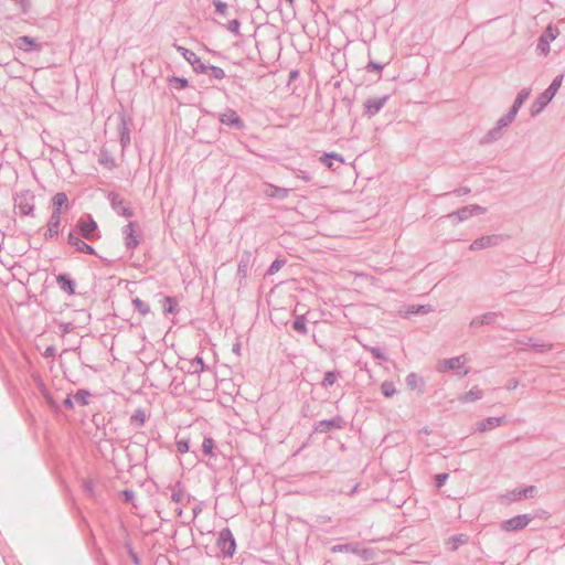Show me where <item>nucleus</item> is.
Segmentation results:
<instances>
[{"instance_id":"nucleus-36","label":"nucleus","mask_w":565,"mask_h":565,"mask_svg":"<svg viewBox=\"0 0 565 565\" xmlns=\"http://www.w3.org/2000/svg\"><path fill=\"white\" fill-rule=\"evenodd\" d=\"M214 448H215V441L212 437H204L203 439V443H202V450L205 455H207L209 457L213 458L215 457V452H214Z\"/></svg>"},{"instance_id":"nucleus-27","label":"nucleus","mask_w":565,"mask_h":565,"mask_svg":"<svg viewBox=\"0 0 565 565\" xmlns=\"http://www.w3.org/2000/svg\"><path fill=\"white\" fill-rule=\"evenodd\" d=\"M119 136H120V145L122 146V148H126L127 146L130 145V129H129L124 116L120 118Z\"/></svg>"},{"instance_id":"nucleus-53","label":"nucleus","mask_w":565,"mask_h":565,"mask_svg":"<svg viewBox=\"0 0 565 565\" xmlns=\"http://www.w3.org/2000/svg\"><path fill=\"white\" fill-rule=\"evenodd\" d=\"M471 192L470 188L468 186H461L459 189H456L454 191H450V192H447V193H444L443 195L444 196H448V195H457V196H463V195H467Z\"/></svg>"},{"instance_id":"nucleus-49","label":"nucleus","mask_w":565,"mask_h":565,"mask_svg":"<svg viewBox=\"0 0 565 565\" xmlns=\"http://www.w3.org/2000/svg\"><path fill=\"white\" fill-rule=\"evenodd\" d=\"M166 305L163 308L164 313H174L177 311V301L172 297L164 298Z\"/></svg>"},{"instance_id":"nucleus-30","label":"nucleus","mask_w":565,"mask_h":565,"mask_svg":"<svg viewBox=\"0 0 565 565\" xmlns=\"http://www.w3.org/2000/svg\"><path fill=\"white\" fill-rule=\"evenodd\" d=\"M446 217L450 220L456 218L457 223H460L470 218L471 212H469L468 206H463L457 211L449 213Z\"/></svg>"},{"instance_id":"nucleus-6","label":"nucleus","mask_w":565,"mask_h":565,"mask_svg":"<svg viewBox=\"0 0 565 565\" xmlns=\"http://www.w3.org/2000/svg\"><path fill=\"white\" fill-rule=\"evenodd\" d=\"M217 547L223 557H232L236 550L235 539L230 529H223L217 539Z\"/></svg>"},{"instance_id":"nucleus-2","label":"nucleus","mask_w":565,"mask_h":565,"mask_svg":"<svg viewBox=\"0 0 565 565\" xmlns=\"http://www.w3.org/2000/svg\"><path fill=\"white\" fill-rule=\"evenodd\" d=\"M563 74L557 75L550 86L532 103L531 116L535 117L552 102L563 83Z\"/></svg>"},{"instance_id":"nucleus-46","label":"nucleus","mask_w":565,"mask_h":565,"mask_svg":"<svg viewBox=\"0 0 565 565\" xmlns=\"http://www.w3.org/2000/svg\"><path fill=\"white\" fill-rule=\"evenodd\" d=\"M286 264V259L284 258H276L271 264L270 266L268 267L267 269V274L268 275H274L276 274L278 270H280V268Z\"/></svg>"},{"instance_id":"nucleus-48","label":"nucleus","mask_w":565,"mask_h":565,"mask_svg":"<svg viewBox=\"0 0 565 565\" xmlns=\"http://www.w3.org/2000/svg\"><path fill=\"white\" fill-rule=\"evenodd\" d=\"M289 190L286 188L273 186V192L269 194L273 198L284 200L288 196Z\"/></svg>"},{"instance_id":"nucleus-16","label":"nucleus","mask_w":565,"mask_h":565,"mask_svg":"<svg viewBox=\"0 0 565 565\" xmlns=\"http://www.w3.org/2000/svg\"><path fill=\"white\" fill-rule=\"evenodd\" d=\"M97 398V395L85 388H79L73 394V401L81 406H90Z\"/></svg>"},{"instance_id":"nucleus-52","label":"nucleus","mask_w":565,"mask_h":565,"mask_svg":"<svg viewBox=\"0 0 565 565\" xmlns=\"http://www.w3.org/2000/svg\"><path fill=\"white\" fill-rule=\"evenodd\" d=\"M239 28H241V22L239 20L237 19H233L228 22V24L226 25V29L235 34V35H239Z\"/></svg>"},{"instance_id":"nucleus-10","label":"nucleus","mask_w":565,"mask_h":565,"mask_svg":"<svg viewBox=\"0 0 565 565\" xmlns=\"http://www.w3.org/2000/svg\"><path fill=\"white\" fill-rule=\"evenodd\" d=\"M177 51L183 56V58L191 64L193 67V71L198 74H205L206 73V65L201 61V58L191 50L183 47V46H177Z\"/></svg>"},{"instance_id":"nucleus-34","label":"nucleus","mask_w":565,"mask_h":565,"mask_svg":"<svg viewBox=\"0 0 565 565\" xmlns=\"http://www.w3.org/2000/svg\"><path fill=\"white\" fill-rule=\"evenodd\" d=\"M306 322H307V319H306L305 315L297 316L295 321H294L292 328L298 333L306 335L308 333V329H307Z\"/></svg>"},{"instance_id":"nucleus-54","label":"nucleus","mask_w":565,"mask_h":565,"mask_svg":"<svg viewBox=\"0 0 565 565\" xmlns=\"http://www.w3.org/2000/svg\"><path fill=\"white\" fill-rule=\"evenodd\" d=\"M448 477L449 476L446 472L436 475L435 476V486H436V488H438V489L441 488L446 483Z\"/></svg>"},{"instance_id":"nucleus-15","label":"nucleus","mask_w":565,"mask_h":565,"mask_svg":"<svg viewBox=\"0 0 565 565\" xmlns=\"http://www.w3.org/2000/svg\"><path fill=\"white\" fill-rule=\"evenodd\" d=\"M500 238L501 237L499 235L481 236V237L475 239L470 244L469 249L475 252V250H480V249L488 248L491 246H495L499 243Z\"/></svg>"},{"instance_id":"nucleus-57","label":"nucleus","mask_w":565,"mask_h":565,"mask_svg":"<svg viewBox=\"0 0 565 565\" xmlns=\"http://www.w3.org/2000/svg\"><path fill=\"white\" fill-rule=\"evenodd\" d=\"M469 212H471V216L473 215H481L487 212V209L483 206H480L478 204L468 205Z\"/></svg>"},{"instance_id":"nucleus-19","label":"nucleus","mask_w":565,"mask_h":565,"mask_svg":"<svg viewBox=\"0 0 565 565\" xmlns=\"http://www.w3.org/2000/svg\"><path fill=\"white\" fill-rule=\"evenodd\" d=\"M434 311L430 305H408L405 307L404 317L409 318L413 315H427Z\"/></svg>"},{"instance_id":"nucleus-12","label":"nucleus","mask_w":565,"mask_h":565,"mask_svg":"<svg viewBox=\"0 0 565 565\" xmlns=\"http://www.w3.org/2000/svg\"><path fill=\"white\" fill-rule=\"evenodd\" d=\"M218 120L222 125L235 128L237 130H242L245 127L242 118L232 108H227L224 113L220 114Z\"/></svg>"},{"instance_id":"nucleus-8","label":"nucleus","mask_w":565,"mask_h":565,"mask_svg":"<svg viewBox=\"0 0 565 565\" xmlns=\"http://www.w3.org/2000/svg\"><path fill=\"white\" fill-rule=\"evenodd\" d=\"M388 99L390 95L367 98L363 104L364 115L367 116L369 118L374 117L382 110V108L385 106Z\"/></svg>"},{"instance_id":"nucleus-44","label":"nucleus","mask_w":565,"mask_h":565,"mask_svg":"<svg viewBox=\"0 0 565 565\" xmlns=\"http://www.w3.org/2000/svg\"><path fill=\"white\" fill-rule=\"evenodd\" d=\"M130 420L132 424L137 425L138 427L143 426L146 420L145 412L140 408H138L130 417Z\"/></svg>"},{"instance_id":"nucleus-40","label":"nucleus","mask_w":565,"mask_h":565,"mask_svg":"<svg viewBox=\"0 0 565 565\" xmlns=\"http://www.w3.org/2000/svg\"><path fill=\"white\" fill-rule=\"evenodd\" d=\"M56 281L60 285L61 289H63L67 294H71V275L61 274L56 277Z\"/></svg>"},{"instance_id":"nucleus-18","label":"nucleus","mask_w":565,"mask_h":565,"mask_svg":"<svg viewBox=\"0 0 565 565\" xmlns=\"http://www.w3.org/2000/svg\"><path fill=\"white\" fill-rule=\"evenodd\" d=\"M250 257L252 254L249 252H244L238 260L237 276L239 277L241 282L245 280L248 275Z\"/></svg>"},{"instance_id":"nucleus-59","label":"nucleus","mask_w":565,"mask_h":565,"mask_svg":"<svg viewBox=\"0 0 565 565\" xmlns=\"http://www.w3.org/2000/svg\"><path fill=\"white\" fill-rule=\"evenodd\" d=\"M127 551L131 558V562L135 565H140V563H141L140 557L138 556V554L134 551V548L130 545H127Z\"/></svg>"},{"instance_id":"nucleus-23","label":"nucleus","mask_w":565,"mask_h":565,"mask_svg":"<svg viewBox=\"0 0 565 565\" xmlns=\"http://www.w3.org/2000/svg\"><path fill=\"white\" fill-rule=\"evenodd\" d=\"M555 36L556 35L554 34L553 29L548 26L546 32L543 35H541L537 43V49L542 53L547 54L550 52V42L553 41Z\"/></svg>"},{"instance_id":"nucleus-45","label":"nucleus","mask_w":565,"mask_h":565,"mask_svg":"<svg viewBox=\"0 0 565 565\" xmlns=\"http://www.w3.org/2000/svg\"><path fill=\"white\" fill-rule=\"evenodd\" d=\"M191 367L193 369V373H201L205 370V363L203 361V358L202 356H199L196 355L192 361H191Z\"/></svg>"},{"instance_id":"nucleus-58","label":"nucleus","mask_w":565,"mask_h":565,"mask_svg":"<svg viewBox=\"0 0 565 565\" xmlns=\"http://www.w3.org/2000/svg\"><path fill=\"white\" fill-rule=\"evenodd\" d=\"M365 68L367 72H381L384 68V64L371 61L367 63Z\"/></svg>"},{"instance_id":"nucleus-28","label":"nucleus","mask_w":565,"mask_h":565,"mask_svg":"<svg viewBox=\"0 0 565 565\" xmlns=\"http://www.w3.org/2000/svg\"><path fill=\"white\" fill-rule=\"evenodd\" d=\"M482 396H483V392L478 386H473L469 392L459 396V401L461 403H469V402H475V401L481 399Z\"/></svg>"},{"instance_id":"nucleus-4","label":"nucleus","mask_w":565,"mask_h":565,"mask_svg":"<svg viewBox=\"0 0 565 565\" xmlns=\"http://www.w3.org/2000/svg\"><path fill=\"white\" fill-rule=\"evenodd\" d=\"M35 207V195L30 190H23L14 196V209L20 215H33Z\"/></svg>"},{"instance_id":"nucleus-32","label":"nucleus","mask_w":565,"mask_h":565,"mask_svg":"<svg viewBox=\"0 0 565 565\" xmlns=\"http://www.w3.org/2000/svg\"><path fill=\"white\" fill-rule=\"evenodd\" d=\"M358 546L356 543L338 544L332 546L331 551L333 553H349L355 555L358 553Z\"/></svg>"},{"instance_id":"nucleus-33","label":"nucleus","mask_w":565,"mask_h":565,"mask_svg":"<svg viewBox=\"0 0 565 565\" xmlns=\"http://www.w3.org/2000/svg\"><path fill=\"white\" fill-rule=\"evenodd\" d=\"M168 84L173 89L181 90L189 86V81L184 77L170 76L168 77Z\"/></svg>"},{"instance_id":"nucleus-55","label":"nucleus","mask_w":565,"mask_h":565,"mask_svg":"<svg viewBox=\"0 0 565 565\" xmlns=\"http://www.w3.org/2000/svg\"><path fill=\"white\" fill-rule=\"evenodd\" d=\"M177 450L180 452V454H185L189 451V440L186 439H180L177 441Z\"/></svg>"},{"instance_id":"nucleus-9","label":"nucleus","mask_w":565,"mask_h":565,"mask_svg":"<svg viewBox=\"0 0 565 565\" xmlns=\"http://www.w3.org/2000/svg\"><path fill=\"white\" fill-rule=\"evenodd\" d=\"M345 422L342 416L337 415L330 419H322L313 424V431L317 434H326L332 429H342Z\"/></svg>"},{"instance_id":"nucleus-62","label":"nucleus","mask_w":565,"mask_h":565,"mask_svg":"<svg viewBox=\"0 0 565 565\" xmlns=\"http://www.w3.org/2000/svg\"><path fill=\"white\" fill-rule=\"evenodd\" d=\"M63 404L67 407V408H71V404H72V401H71V393H67L65 395V397L63 398Z\"/></svg>"},{"instance_id":"nucleus-35","label":"nucleus","mask_w":565,"mask_h":565,"mask_svg":"<svg viewBox=\"0 0 565 565\" xmlns=\"http://www.w3.org/2000/svg\"><path fill=\"white\" fill-rule=\"evenodd\" d=\"M132 306L134 309L138 311L142 317L147 316L150 312L149 303L141 300L140 298H134Z\"/></svg>"},{"instance_id":"nucleus-63","label":"nucleus","mask_w":565,"mask_h":565,"mask_svg":"<svg viewBox=\"0 0 565 565\" xmlns=\"http://www.w3.org/2000/svg\"><path fill=\"white\" fill-rule=\"evenodd\" d=\"M55 349L53 347H49L46 350H45V355L46 356H51L53 355Z\"/></svg>"},{"instance_id":"nucleus-47","label":"nucleus","mask_w":565,"mask_h":565,"mask_svg":"<svg viewBox=\"0 0 565 565\" xmlns=\"http://www.w3.org/2000/svg\"><path fill=\"white\" fill-rule=\"evenodd\" d=\"M355 555L360 556L364 561H371V559H373L375 557L374 550H372V548H360L359 546H358V553Z\"/></svg>"},{"instance_id":"nucleus-25","label":"nucleus","mask_w":565,"mask_h":565,"mask_svg":"<svg viewBox=\"0 0 565 565\" xmlns=\"http://www.w3.org/2000/svg\"><path fill=\"white\" fill-rule=\"evenodd\" d=\"M495 318H497V313L495 312H487L484 315L475 317L470 321V326L472 328H477V327L484 326V324H491V323H493L495 321Z\"/></svg>"},{"instance_id":"nucleus-17","label":"nucleus","mask_w":565,"mask_h":565,"mask_svg":"<svg viewBox=\"0 0 565 565\" xmlns=\"http://www.w3.org/2000/svg\"><path fill=\"white\" fill-rule=\"evenodd\" d=\"M503 423H504V417H502V416L487 417L486 419L477 423L476 430L478 433H486L495 427H499Z\"/></svg>"},{"instance_id":"nucleus-51","label":"nucleus","mask_w":565,"mask_h":565,"mask_svg":"<svg viewBox=\"0 0 565 565\" xmlns=\"http://www.w3.org/2000/svg\"><path fill=\"white\" fill-rule=\"evenodd\" d=\"M215 12L220 15L225 17L227 14V4L221 0H213Z\"/></svg>"},{"instance_id":"nucleus-38","label":"nucleus","mask_w":565,"mask_h":565,"mask_svg":"<svg viewBox=\"0 0 565 565\" xmlns=\"http://www.w3.org/2000/svg\"><path fill=\"white\" fill-rule=\"evenodd\" d=\"M423 380L416 373H409L406 376V384L411 390H416L417 387L423 385Z\"/></svg>"},{"instance_id":"nucleus-42","label":"nucleus","mask_w":565,"mask_h":565,"mask_svg":"<svg viewBox=\"0 0 565 565\" xmlns=\"http://www.w3.org/2000/svg\"><path fill=\"white\" fill-rule=\"evenodd\" d=\"M363 348L369 351L372 356L376 360H381V361H386L387 360V356L385 355V353L383 352V350L379 347H371V345H363Z\"/></svg>"},{"instance_id":"nucleus-21","label":"nucleus","mask_w":565,"mask_h":565,"mask_svg":"<svg viewBox=\"0 0 565 565\" xmlns=\"http://www.w3.org/2000/svg\"><path fill=\"white\" fill-rule=\"evenodd\" d=\"M124 234L126 235L125 244H126L128 249H134V248H136L139 245L140 241L135 235V230H134V223L132 222H129L125 226Z\"/></svg>"},{"instance_id":"nucleus-7","label":"nucleus","mask_w":565,"mask_h":565,"mask_svg":"<svg viewBox=\"0 0 565 565\" xmlns=\"http://www.w3.org/2000/svg\"><path fill=\"white\" fill-rule=\"evenodd\" d=\"M77 226L81 235L85 239L93 241L99 237L97 223L90 215L81 217L77 222Z\"/></svg>"},{"instance_id":"nucleus-1","label":"nucleus","mask_w":565,"mask_h":565,"mask_svg":"<svg viewBox=\"0 0 565 565\" xmlns=\"http://www.w3.org/2000/svg\"><path fill=\"white\" fill-rule=\"evenodd\" d=\"M52 213L47 222L45 238L51 239L57 236L65 227L66 221L62 215L70 209L68 196L64 192L56 193L51 201Z\"/></svg>"},{"instance_id":"nucleus-50","label":"nucleus","mask_w":565,"mask_h":565,"mask_svg":"<svg viewBox=\"0 0 565 565\" xmlns=\"http://www.w3.org/2000/svg\"><path fill=\"white\" fill-rule=\"evenodd\" d=\"M83 491L87 497H94L95 495V484L93 480H84L83 481Z\"/></svg>"},{"instance_id":"nucleus-3","label":"nucleus","mask_w":565,"mask_h":565,"mask_svg":"<svg viewBox=\"0 0 565 565\" xmlns=\"http://www.w3.org/2000/svg\"><path fill=\"white\" fill-rule=\"evenodd\" d=\"M467 358L465 355H459L450 359H444L440 360L437 365L436 370L439 373H446L449 371H454L456 375L463 377L467 374H469L470 369L466 366Z\"/></svg>"},{"instance_id":"nucleus-31","label":"nucleus","mask_w":565,"mask_h":565,"mask_svg":"<svg viewBox=\"0 0 565 565\" xmlns=\"http://www.w3.org/2000/svg\"><path fill=\"white\" fill-rule=\"evenodd\" d=\"M331 159H334L341 163L344 162V158L340 153H337V152H324L320 157V162L323 163L327 168L332 169L333 164L331 162Z\"/></svg>"},{"instance_id":"nucleus-29","label":"nucleus","mask_w":565,"mask_h":565,"mask_svg":"<svg viewBox=\"0 0 565 565\" xmlns=\"http://www.w3.org/2000/svg\"><path fill=\"white\" fill-rule=\"evenodd\" d=\"M73 249L76 252L85 253V254H95V249L93 246L87 244L82 238L73 235Z\"/></svg>"},{"instance_id":"nucleus-11","label":"nucleus","mask_w":565,"mask_h":565,"mask_svg":"<svg viewBox=\"0 0 565 565\" xmlns=\"http://www.w3.org/2000/svg\"><path fill=\"white\" fill-rule=\"evenodd\" d=\"M111 209L121 216L131 217L134 211L130 206H126L124 199L116 192H109L107 195Z\"/></svg>"},{"instance_id":"nucleus-37","label":"nucleus","mask_w":565,"mask_h":565,"mask_svg":"<svg viewBox=\"0 0 565 565\" xmlns=\"http://www.w3.org/2000/svg\"><path fill=\"white\" fill-rule=\"evenodd\" d=\"M339 373L337 371H328L324 373V377L321 382L323 388L332 386L338 380Z\"/></svg>"},{"instance_id":"nucleus-64","label":"nucleus","mask_w":565,"mask_h":565,"mask_svg":"<svg viewBox=\"0 0 565 565\" xmlns=\"http://www.w3.org/2000/svg\"><path fill=\"white\" fill-rule=\"evenodd\" d=\"M359 484L356 483L351 491L348 493L349 495H353L358 491Z\"/></svg>"},{"instance_id":"nucleus-43","label":"nucleus","mask_w":565,"mask_h":565,"mask_svg":"<svg viewBox=\"0 0 565 565\" xmlns=\"http://www.w3.org/2000/svg\"><path fill=\"white\" fill-rule=\"evenodd\" d=\"M381 392L385 397H392L396 393L393 382L385 381L381 384Z\"/></svg>"},{"instance_id":"nucleus-41","label":"nucleus","mask_w":565,"mask_h":565,"mask_svg":"<svg viewBox=\"0 0 565 565\" xmlns=\"http://www.w3.org/2000/svg\"><path fill=\"white\" fill-rule=\"evenodd\" d=\"M98 162L105 168L111 170L116 167L115 159L107 151L102 152Z\"/></svg>"},{"instance_id":"nucleus-26","label":"nucleus","mask_w":565,"mask_h":565,"mask_svg":"<svg viewBox=\"0 0 565 565\" xmlns=\"http://www.w3.org/2000/svg\"><path fill=\"white\" fill-rule=\"evenodd\" d=\"M519 343L531 347L537 353H543L551 349L550 344L541 342L534 338H527L525 340H521V341H519Z\"/></svg>"},{"instance_id":"nucleus-5","label":"nucleus","mask_w":565,"mask_h":565,"mask_svg":"<svg viewBox=\"0 0 565 565\" xmlns=\"http://www.w3.org/2000/svg\"><path fill=\"white\" fill-rule=\"evenodd\" d=\"M515 117L516 114L509 109V111L497 121L495 126L488 131L487 136L482 139V142H493L499 140L503 136V129L510 126Z\"/></svg>"},{"instance_id":"nucleus-22","label":"nucleus","mask_w":565,"mask_h":565,"mask_svg":"<svg viewBox=\"0 0 565 565\" xmlns=\"http://www.w3.org/2000/svg\"><path fill=\"white\" fill-rule=\"evenodd\" d=\"M171 489V500L175 503L183 504L185 501V489L181 481H177L169 487Z\"/></svg>"},{"instance_id":"nucleus-56","label":"nucleus","mask_w":565,"mask_h":565,"mask_svg":"<svg viewBox=\"0 0 565 565\" xmlns=\"http://www.w3.org/2000/svg\"><path fill=\"white\" fill-rule=\"evenodd\" d=\"M121 497L126 503H134L135 492L130 489H125L121 491Z\"/></svg>"},{"instance_id":"nucleus-39","label":"nucleus","mask_w":565,"mask_h":565,"mask_svg":"<svg viewBox=\"0 0 565 565\" xmlns=\"http://www.w3.org/2000/svg\"><path fill=\"white\" fill-rule=\"evenodd\" d=\"M206 73H209L210 77L214 79H223L225 77L224 70L215 65H206Z\"/></svg>"},{"instance_id":"nucleus-14","label":"nucleus","mask_w":565,"mask_h":565,"mask_svg":"<svg viewBox=\"0 0 565 565\" xmlns=\"http://www.w3.org/2000/svg\"><path fill=\"white\" fill-rule=\"evenodd\" d=\"M14 44L18 50L26 52V53L40 52L42 49L41 43H39L36 39L28 36V35L19 36L15 40Z\"/></svg>"},{"instance_id":"nucleus-61","label":"nucleus","mask_w":565,"mask_h":565,"mask_svg":"<svg viewBox=\"0 0 565 565\" xmlns=\"http://www.w3.org/2000/svg\"><path fill=\"white\" fill-rule=\"evenodd\" d=\"M518 385H519V382H518L516 380H514V379H513V380H510V381H509V383H508V385H507V388H508L509 391H512V390H515V388L518 387Z\"/></svg>"},{"instance_id":"nucleus-20","label":"nucleus","mask_w":565,"mask_h":565,"mask_svg":"<svg viewBox=\"0 0 565 565\" xmlns=\"http://www.w3.org/2000/svg\"><path fill=\"white\" fill-rule=\"evenodd\" d=\"M536 492V488L534 486H527L523 489H515L509 493V499L512 501H518L523 498H533Z\"/></svg>"},{"instance_id":"nucleus-13","label":"nucleus","mask_w":565,"mask_h":565,"mask_svg":"<svg viewBox=\"0 0 565 565\" xmlns=\"http://www.w3.org/2000/svg\"><path fill=\"white\" fill-rule=\"evenodd\" d=\"M532 521V516L530 514H519L507 521H504L501 525L502 530L507 532L519 531L527 526V524Z\"/></svg>"},{"instance_id":"nucleus-60","label":"nucleus","mask_w":565,"mask_h":565,"mask_svg":"<svg viewBox=\"0 0 565 565\" xmlns=\"http://www.w3.org/2000/svg\"><path fill=\"white\" fill-rule=\"evenodd\" d=\"M297 177L301 180H303L305 182H309L311 180L310 175L308 172L306 171H302L300 170L299 173L297 174Z\"/></svg>"},{"instance_id":"nucleus-24","label":"nucleus","mask_w":565,"mask_h":565,"mask_svg":"<svg viewBox=\"0 0 565 565\" xmlns=\"http://www.w3.org/2000/svg\"><path fill=\"white\" fill-rule=\"evenodd\" d=\"M530 94H531V88H529V87L522 88L519 92L516 98L514 99L510 110L518 115V113H519L520 108L522 107V105L530 97Z\"/></svg>"}]
</instances>
